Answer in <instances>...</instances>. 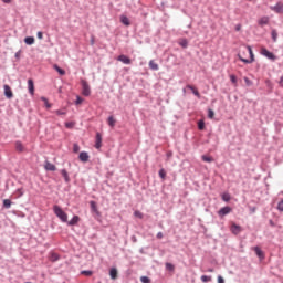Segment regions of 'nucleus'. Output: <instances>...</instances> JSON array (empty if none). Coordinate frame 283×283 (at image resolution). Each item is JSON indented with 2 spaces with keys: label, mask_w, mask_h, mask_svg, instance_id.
I'll return each instance as SVG.
<instances>
[{
  "label": "nucleus",
  "mask_w": 283,
  "mask_h": 283,
  "mask_svg": "<svg viewBox=\"0 0 283 283\" xmlns=\"http://www.w3.org/2000/svg\"><path fill=\"white\" fill-rule=\"evenodd\" d=\"M38 39H40V40L43 39V32H41V31L38 32Z\"/></svg>",
  "instance_id": "nucleus-49"
},
{
  "label": "nucleus",
  "mask_w": 283,
  "mask_h": 283,
  "mask_svg": "<svg viewBox=\"0 0 283 283\" xmlns=\"http://www.w3.org/2000/svg\"><path fill=\"white\" fill-rule=\"evenodd\" d=\"M241 30H242V24H237V25H235V31H237V32H240Z\"/></svg>",
  "instance_id": "nucleus-46"
},
{
  "label": "nucleus",
  "mask_w": 283,
  "mask_h": 283,
  "mask_svg": "<svg viewBox=\"0 0 283 283\" xmlns=\"http://www.w3.org/2000/svg\"><path fill=\"white\" fill-rule=\"evenodd\" d=\"M248 1H252V0H248Z\"/></svg>",
  "instance_id": "nucleus-57"
},
{
  "label": "nucleus",
  "mask_w": 283,
  "mask_h": 283,
  "mask_svg": "<svg viewBox=\"0 0 283 283\" xmlns=\"http://www.w3.org/2000/svg\"><path fill=\"white\" fill-rule=\"evenodd\" d=\"M53 69L55 71H57V73L60 74V76H65V70L61 69L59 65L54 64Z\"/></svg>",
  "instance_id": "nucleus-23"
},
{
  "label": "nucleus",
  "mask_w": 283,
  "mask_h": 283,
  "mask_svg": "<svg viewBox=\"0 0 283 283\" xmlns=\"http://www.w3.org/2000/svg\"><path fill=\"white\" fill-rule=\"evenodd\" d=\"M81 220V218H78V216H74L69 222V227H74V224H78V221Z\"/></svg>",
  "instance_id": "nucleus-17"
},
{
  "label": "nucleus",
  "mask_w": 283,
  "mask_h": 283,
  "mask_svg": "<svg viewBox=\"0 0 283 283\" xmlns=\"http://www.w3.org/2000/svg\"><path fill=\"white\" fill-rule=\"evenodd\" d=\"M91 208L93 209V211H96V202L95 201H91Z\"/></svg>",
  "instance_id": "nucleus-45"
},
{
  "label": "nucleus",
  "mask_w": 283,
  "mask_h": 283,
  "mask_svg": "<svg viewBox=\"0 0 283 283\" xmlns=\"http://www.w3.org/2000/svg\"><path fill=\"white\" fill-rule=\"evenodd\" d=\"M159 177L161 178V180H165L167 178V172L164 168L159 170Z\"/></svg>",
  "instance_id": "nucleus-28"
},
{
  "label": "nucleus",
  "mask_w": 283,
  "mask_h": 283,
  "mask_svg": "<svg viewBox=\"0 0 283 283\" xmlns=\"http://www.w3.org/2000/svg\"><path fill=\"white\" fill-rule=\"evenodd\" d=\"M117 61H120L125 65H132V60L127 55H119Z\"/></svg>",
  "instance_id": "nucleus-8"
},
{
  "label": "nucleus",
  "mask_w": 283,
  "mask_h": 283,
  "mask_svg": "<svg viewBox=\"0 0 283 283\" xmlns=\"http://www.w3.org/2000/svg\"><path fill=\"white\" fill-rule=\"evenodd\" d=\"M53 211H54L55 216H57L60 218L61 221L67 222V213H65V211H63V209L61 207L54 206Z\"/></svg>",
  "instance_id": "nucleus-1"
},
{
  "label": "nucleus",
  "mask_w": 283,
  "mask_h": 283,
  "mask_svg": "<svg viewBox=\"0 0 283 283\" xmlns=\"http://www.w3.org/2000/svg\"><path fill=\"white\" fill-rule=\"evenodd\" d=\"M28 90L31 95H34V81L28 80Z\"/></svg>",
  "instance_id": "nucleus-16"
},
{
  "label": "nucleus",
  "mask_w": 283,
  "mask_h": 283,
  "mask_svg": "<svg viewBox=\"0 0 283 283\" xmlns=\"http://www.w3.org/2000/svg\"><path fill=\"white\" fill-rule=\"evenodd\" d=\"M83 103V98L81 96L76 97L75 104L81 105Z\"/></svg>",
  "instance_id": "nucleus-44"
},
{
  "label": "nucleus",
  "mask_w": 283,
  "mask_h": 283,
  "mask_svg": "<svg viewBox=\"0 0 283 283\" xmlns=\"http://www.w3.org/2000/svg\"><path fill=\"white\" fill-rule=\"evenodd\" d=\"M157 238H158V240H163V238H164L163 232H158V233H157Z\"/></svg>",
  "instance_id": "nucleus-48"
},
{
  "label": "nucleus",
  "mask_w": 283,
  "mask_h": 283,
  "mask_svg": "<svg viewBox=\"0 0 283 283\" xmlns=\"http://www.w3.org/2000/svg\"><path fill=\"white\" fill-rule=\"evenodd\" d=\"M251 212H252V213H255V208H251Z\"/></svg>",
  "instance_id": "nucleus-53"
},
{
  "label": "nucleus",
  "mask_w": 283,
  "mask_h": 283,
  "mask_svg": "<svg viewBox=\"0 0 283 283\" xmlns=\"http://www.w3.org/2000/svg\"><path fill=\"white\" fill-rule=\"evenodd\" d=\"M61 175L63 176L65 182H70V175L67 174V170L62 169Z\"/></svg>",
  "instance_id": "nucleus-25"
},
{
  "label": "nucleus",
  "mask_w": 283,
  "mask_h": 283,
  "mask_svg": "<svg viewBox=\"0 0 283 283\" xmlns=\"http://www.w3.org/2000/svg\"><path fill=\"white\" fill-rule=\"evenodd\" d=\"M3 207L4 209H10V207H12V201L10 199H4Z\"/></svg>",
  "instance_id": "nucleus-27"
},
{
  "label": "nucleus",
  "mask_w": 283,
  "mask_h": 283,
  "mask_svg": "<svg viewBox=\"0 0 283 283\" xmlns=\"http://www.w3.org/2000/svg\"><path fill=\"white\" fill-rule=\"evenodd\" d=\"M119 21L120 23H123V25H126V28H129V25H132V22L129 21V18H127V15H120Z\"/></svg>",
  "instance_id": "nucleus-9"
},
{
  "label": "nucleus",
  "mask_w": 283,
  "mask_h": 283,
  "mask_svg": "<svg viewBox=\"0 0 283 283\" xmlns=\"http://www.w3.org/2000/svg\"><path fill=\"white\" fill-rule=\"evenodd\" d=\"M82 94L83 96H90V94H92V91L90 90V84H87V82L85 81L82 82Z\"/></svg>",
  "instance_id": "nucleus-5"
},
{
  "label": "nucleus",
  "mask_w": 283,
  "mask_h": 283,
  "mask_svg": "<svg viewBox=\"0 0 283 283\" xmlns=\"http://www.w3.org/2000/svg\"><path fill=\"white\" fill-rule=\"evenodd\" d=\"M198 129H200V132H202V129H205V120L198 122Z\"/></svg>",
  "instance_id": "nucleus-37"
},
{
  "label": "nucleus",
  "mask_w": 283,
  "mask_h": 283,
  "mask_svg": "<svg viewBox=\"0 0 283 283\" xmlns=\"http://www.w3.org/2000/svg\"><path fill=\"white\" fill-rule=\"evenodd\" d=\"M247 50H248V52L250 54V60L242 57L241 54H238V57L240 59V61H242V63H247V64L253 63V61H255V55H253V49H251V46L248 45Z\"/></svg>",
  "instance_id": "nucleus-2"
},
{
  "label": "nucleus",
  "mask_w": 283,
  "mask_h": 283,
  "mask_svg": "<svg viewBox=\"0 0 283 283\" xmlns=\"http://www.w3.org/2000/svg\"><path fill=\"white\" fill-rule=\"evenodd\" d=\"M107 123L109 127H116V118H114V116H109Z\"/></svg>",
  "instance_id": "nucleus-24"
},
{
  "label": "nucleus",
  "mask_w": 283,
  "mask_h": 283,
  "mask_svg": "<svg viewBox=\"0 0 283 283\" xmlns=\"http://www.w3.org/2000/svg\"><path fill=\"white\" fill-rule=\"evenodd\" d=\"M201 282H203V283L211 282V276L202 275L201 276Z\"/></svg>",
  "instance_id": "nucleus-35"
},
{
  "label": "nucleus",
  "mask_w": 283,
  "mask_h": 283,
  "mask_svg": "<svg viewBox=\"0 0 283 283\" xmlns=\"http://www.w3.org/2000/svg\"><path fill=\"white\" fill-rule=\"evenodd\" d=\"M60 259H61V256H59V254H57V253H54V252H52V253L50 254V256H49V260H50L51 262H59Z\"/></svg>",
  "instance_id": "nucleus-20"
},
{
  "label": "nucleus",
  "mask_w": 283,
  "mask_h": 283,
  "mask_svg": "<svg viewBox=\"0 0 283 283\" xmlns=\"http://www.w3.org/2000/svg\"><path fill=\"white\" fill-rule=\"evenodd\" d=\"M210 273H213V270H209Z\"/></svg>",
  "instance_id": "nucleus-54"
},
{
  "label": "nucleus",
  "mask_w": 283,
  "mask_h": 283,
  "mask_svg": "<svg viewBox=\"0 0 283 283\" xmlns=\"http://www.w3.org/2000/svg\"><path fill=\"white\" fill-rule=\"evenodd\" d=\"M277 210L283 212V199L277 203Z\"/></svg>",
  "instance_id": "nucleus-43"
},
{
  "label": "nucleus",
  "mask_w": 283,
  "mask_h": 283,
  "mask_svg": "<svg viewBox=\"0 0 283 283\" xmlns=\"http://www.w3.org/2000/svg\"><path fill=\"white\" fill-rule=\"evenodd\" d=\"M218 283H224V279L222 276H218Z\"/></svg>",
  "instance_id": "nucleus-50"
},
{
  "label": "nucleus",
  "mask_w": 283,
  "mask_h": 283,
  "mask_svg": "<svg viewBox=\"0 0 283 283\" xmlns=\"http://www.w3.org/2000/svg\"><path fill=\"white\" fill-rule=\"evenodd\" d=\"M201 158H202L203 163H213V158L212 157L203 155Z\"/></svg>",
  "instance_id": "nucleus-30"
},
{
  "label": "nucleus",
  "mask_w": 283,
  "mask_h": 283,
  "mask_svg": "<svg viewBox=\"0 0 283 283\" xmlns=\"http://www.w3.org/2000/svg\"><path fill=\"white\" fill-rule=\"evenodd\" d=\"M66 127H70V124H66Z\"/></svg>",
  "instance_id": "nucleus-56"
},
{
  "label": "nucleus",
  "mask_w": 283,
  "mask_h": 283,
  "mask_svg": "<svg viewBox=\"0 0 283 283\" xmlns=\"http://www.w3.org/2000/svg\"><path fill=\"white\" fill-rule=\"evenodd\" d=\"M233 211V209L229 206L221 208L218 211V216L219 218H224V216H229V213H231Z\"/></svg>",
  "instance_id": "nucleus-3"
},
{
  "label": "nucleus",
  "mask_w": 283,
  "mask_h": 283,
  "mask_svg": "<svg viewBox=\"0 0 283 283\" xmlns=\"http://www.w3.org/2000/svg\"><path fill=\"white\" fill-rule=\"evenodd\" d=\"M180 45H181L182 48H187V40H182V41L180 42Z\"/></svg>",
  "instance_id": "nucleus-47"
},
{
  "label": "nucleus",
  "mask_w": 283,
  "mask_h": 283,
  "mask_svg": "<svg viewBox=\"0 0 283 283\" xmlns=\"http://www.w3.org/2000/svg\"><path fill=\"white\" fill-rule=\"evenodd\" d=\"M270 226L275 227V222H273V220H270Z\"/></svg>",
  "instance_id": "nucleus-51"
},
{
  "label": "nucleus",
  "mask_w": 283,
  "mask_h": 283,
  "mask_svg": "<svg viewBox=\"0 0 283 283\" xmlns=\"http://www.w3.org/2000/svg\"><path fill=\"white\" fill-rule=\"evenodd\" d=\"M102 143H103V136L101 135V133H97L96 134V143H95L96 149H101Z\"/></svg>",
  "instance_id": "nucleus-10"
},
{
  "label": "nucleus",
  "mask_w": 283,
  "mask_h": 283,
  "mask_svg": "<svg viewBox=\"0 0 283 283\" xmlns=\"http://www.w3.org/2000/svg\"><path fill=\"white\" fill-rule=\"evenodd\" d=\"M271 34H272V40L275 43L277 41V31L276 30H272Z\"/></svg>",
  "instance_id": "nucleus-32"
},
{
  "label": "nucleus",
  "mask_w": 283,
  "mask_h": 283,
  "mask_svg": "<svg viewBox=\"0 0 283 283\" xmlns=\"http://www.w3.org/2000/svg\"><path fill=\"white\" fill-rule=\"evenodd\" d=\"M261 54H262L263 56H265L266 59H270V61H275V59H277V57L275 56V54H273V52H270L269 50H266V49H264V48L261 49Z\"/></svg>",
  "instance_id": "nucleus-4"
},
{
  "label": "nucleus",
  "mask_w": 283,
  "mask_h": 283,
  "mask_svg": "<svg viewBox=\"0 0 283 283\" xmlns=\"http://www.w3.org/2000/svg\"><path fill=\"white\" fill-rule=\"evenodd\" d=\"M55 114L57 116H65V114H67V112H65V109H63V111L59 109V111H55Z\"/></svg>",
  "instance_id": "nucleus-39"
},
{
  "label": "nucleus",
  "mask_w": 283,
  "mask_h": 283,
  "mask_svg": "<svg viewBox=\"0 0 283 283\" xmlns=\"http://www.w3.org/2000/svg\"><path fill=\"white\" fill-rule=\"evenodd\" d=\"M41 101H43V103H44V105H45V107H46L48 109H50V107H52V104H50V102H48V98L41 97Z\"/></svg>",
  "instance_id": "nucleus-29"
},
{
  "label": "nucleus",
  "mask_w": 283,
  "mask_h": 283,
  "mask_svg": "<svg viewBox=\"0 0 283 283\" xmlns=\"http://www.w3.org/2000/svg\"><path fill=\"white\" fill-rule=\"evenodd\" d=\"M270 10H273L276 14H283V3L277 2L274 7H270Z\"/></svg>",
  "instance_id": "nucleus-6"
},
{
  "label": "nucleus",
  "mask_w": 283,
  "mask_h": 283,
  "mask_svg": "<svg viewBox=\"0 0 283 283\" xmlns=\"http://www.w3.org/2000/svg\"><path fill=\"white\" fill-rule=\"evenodd\" d=\"M15 56L19 57V53H17Z\"/></svg>",
  "instance_id": "nucleus-55"
},
{
  "label": "nucleus",
  "mask_w": 283,
  "mask_h": 283,
  "mask_svg": "<svg viewBox=\"0 0 283 283\" xmlns=\"http://www.w3.org/2000/svg\"><path fill=\"white\" fill-rule=\"evenodd\" d=\"M80 160L82 163H87L90 160V155L86 151L80 153Z\"/></svg>",
  "instance_id": "nucleus-13"
},
{
  "label": "nucleus",
  "mask_w": 283,
  "mask_h": 283,
  "mask_svg": "<svg viewBox=\"0 0 283 283\" xmlns=\"http://www.w3.org/2000/svg\"><path fill=\"white\" fill-rule=\"evenodd\" d=\"M230 81L233 85H238V77L235 75H230Z\"/></svg>",
  "instance_id": "nucleus-36"
},
{
  "label": "nucleus",
  "mask_w": 283,
  "mask_h": 283,
  "mask_svg": "<svg viewBox=\"0 0 283 283\" xmlns=\"http://www.w3.org/2000/svg\"><path fill=\"white\" fill-rule=\"evenodd\" d=\"M140 282L142 283H151V280L149 277H147V276H142L140 277Z\"/></svg>",
  "instance_id": "nucleus-38"
},
{
  "label": "nucleus",
  "mask_w": 283,
  "mask_h": 283,
  "mask_svg": "<svg viewBox=\"0 0 283 283\" xmlns=\"http://www.w3.org/2000/svg\"><path fill=\"white\" fill-rule=\"evenodd\" d=\"M3 90H4V96L7 98H12L14 96V94L12 93V88L10 87V85L6 84L3 86Z\"/></svg>",
  "instance_id": "nucleus-7"
},
{
  "label": "nucleus",
  "mask_w": 283,
  "mask_h": 283,
  "mask_svg": "<svg viewBox=\"0 0 283 283\" xmlns=\"http://www.w3.org/2000/svg\"><path fill=\"white\" fill-rule=\"evenodd\" d=\"M81 273H82V275H85L86 277H91V275H93L94 272H92L90 270H84Z\"/></svg>",
  "instance_id": "nucleus-31"
},
{
  "label": "nucleus",
  "mask_w": 283,
  "mask_h": 283,
  "mask_svg": "<svg viewBox=\"0 0 283 283\" xmlns=\"http://www.w3.org/2000/svg\"><path fill=\"white\" fill-rule=\"evenodd\" d=\"M187 90H191L192 94H195L197 98H200V92H198V88H196V86L187 85Z\"/></svg>",
  "instance_id": "nucleus-18"
},
{
  "label": "nucleus",
  "mask_w": 283,
  "mask_h": 283,
  "mask_svg": "<svg viewBox=\"0 0 283 283\" xmlns=\"http://www.w3.org/2000/svg\"><path fill=\"white\" fill-rule=\"evenodd\" d=\"M216 116V113L213 112V109H209L208 111V118H213Z\"/></svg>",
  "instance_id": "nucleus-41"
},
{
  "label": "nucleus",
  "mask_w": 283,
  "mask_h": 283,
  "mask_svg": "<svg viewBox=\"0 0 283 283\" xmlns=\"http://www.w3.org/2000/svg\"><path fill=\"white\" fill-rule=\"evenodd\" d=\"M167 271H174L176 268L171 263H166Z\"/></svg>",
  "instance_id": "nucleus-40"
},
{
  "label": "nucleus",
  "mask_w": 283,
  "mask_h": 283,
  "mask_svg": "<svg viewBox=\"0 0 283 283\" xmlns=\"http://www.w3.org/2000/svg\"><path fill=\"white\" fill-rule=\"evenodd\" d=\"M149 67H150V70H154L155 72L159 70L158 64L154 60L149 61Z\"/></svg>",
  "instance_id": "nucleus-22"
},
{
  "label": "nucleus",
  "mask_w": 283,
  "mask_h": 283,
  "mask_svg": "<svg viewBox=\"0 0 283 283\" xmlns=\"http://www.w3.org/2000/svg\"><path fill=\"white\" fill-rule=\"evenodd\" d=\"M134 216H135V218H139V220H143V218H144L143 212H140V211H138V210H136V211L134 212Z\"/></svg>",
  "instance_id": "nucleus-34"
},
{
  "label": "nucleus",
  "mask_w": 283,
  "mask_h": 283,
  "mask_svg": "<svg viewBox=\"0 0 283 283\" xmlns=\"http://www.w3.org/2000/svg\"><path fill=\"white\" fill-rule=\"evenodd\" d=\"M269 17H262L261 19H259V25L263 27V25H269Z\"/></svg>",
  "instance_id": "nucleus-19"
},
{
  "label": "nucleus",
  "mask_w": 283,
  "mask_h": 283,
  "mask_svg": "<svg viewBox=\"0 0 283 283\" xmlns=\"http://www.w3.org/2000/svg\"><path fill=\"white\" fill-rule=\"evenodd\" d=\"M73 151H74L75 154H78V151H81V147H80L77 144H74V146H73Z\"/></svg>",
  "instance_id": "nucleus-42"
},
{
  "label": "nucleus",
  "mask_w": 283,
  "mask_h": 283,
  "mask_svg": "<svg viewBox=\"0 0 283 283\" xmlns=\"http://www.w3.org/2000/svg\"><path fill=\"white\" fill-rule=\"evenodd\" d=\"M222 200H223L224 202H229V200H231V196H230L229 193H223V195H222Z\"/></svg>",
  "instance_id": "nucleus-33"
},
{
  "label": "nucleus",
  "mask_w": 283,
  "mask_h": 283,
  "mask_svg": "<svg viewBox=\"0 0 283 283\" xmlns=\"http://www.w3.org/2000/svg\"><path fill=\"white\" fill-rule=\"evenodd\" d=\"M109 275L112 280H117L118 279V270L116 268H112L109 270Z\"/></svg>",
  "instance_id": "nucleus-14"
},
{
  "label": "nucleus",
  "mask_w": 283,
  "mask_h": 283,
  "mask_svg": "<svg viewBox=\"0 0 283 283\" xmlns=\"http://www.w3.org/2000/svg\"><path fill=\"white\" fill-rule=\"evenodd\" d=\"M231 231H232V233H233L234 235H238V233H240V231H242V228H241L240 226L233 223V224L231 226Z\"/></svg>",
  "instance_id": "nucleus-15"
},
{
  "label": "nucleus",
  "mask_w": 283,
  "mask_h": 283,
  "mask_svg": "<svg viewBox=\"0 0 283 283\" xmlns=\"http://www.w3.org/2000/svg\"><path fill=\"white\" fill-rule=\"evenodd\" d=\"M3 3H11L12 0H2Z\"/></svg>",
  "instance_id": "nucleus-52"
},
{
  "label": "nucleus",
  "mask_w": 283,
  "mask_h": 283,
  "mask_svg": "<svg viewBox=\"0 0 283 283\" xmlns=\"http://www.w3.org/2000/svg\"><path fill=\"white\" fill-rule=\"evenodd\" d=\"M44 169L46 171H56V166L50 161H45Z\"/></svg>",
  "instance_id": "nucleus-11"
},
{
  "label": "nucleus",
  "mask_w": 283,
  "mask_h": 283,
  "mask_svg": "<svg viewBox=\"0 0 283 283\" xmlns=\"http://www.w3.org/2000/svg\"><path fill=\"white\" fill-rule=\"evenodd\" d=\"M15 149L17 151H25V146H23V144L21 142H15Z\"/></svg>",
  "instance_id": "nucleus-21"
},
{
  "label": "nucleus",
  "mask_w": 283,
  "mask_h": 283,
  "mask_svg": "<svg viewBox=\"0 0 283 283\" xmlns=\"http://www.w3.org/2000/svg\"><path fill=\"white\" fill-rule=\"evenodd\" d=\"M254 253H256L258 258H260V260H264V252L262 251V249H260V247H254L253 248Z\"/></svg>",
  "instance_id": "nucleus-12"
},
{
  "label": "nucleus",
  "mask_w": 283,
  "mask_h": 283,
  "mask_svg": "<svg viewBox=\"0 0 283 283\" xmlns=\"http://www.w3.org/2000/svg\"><path fill=\"white\" fill-rule=\"evenodd\" d=\"M24 43H27V45H34V38L32 36L25 38Z\"/></svg>",
  "instance_id": "nucleus-26"
}]
</instances>
